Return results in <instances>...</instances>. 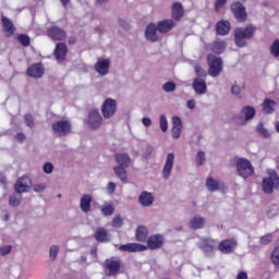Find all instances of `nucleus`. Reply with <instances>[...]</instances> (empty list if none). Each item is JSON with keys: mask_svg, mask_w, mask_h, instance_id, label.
Wrapping results in <instances>:
<instances>
[{"mask_svg": "<svg viewBox=\"0 0 279 279\" xmlns=\"http://www.w3.org/2000/svg\"><path fill=\"white\" fill-rule=\"evenodd\" d=\"M72 126L69 120H59L52 123V132L56 136H69Z\"/></svg>", "mask_w": 279, "mask_h": 279, "instance_id": "7", "label": "nucleus"}, {"mask_svg": "<svg viewBox=\"0 0 279 279\" xmlns=\"http://www.w3.org/2000/svg\"><path fill=\"white\" fill-rule=\"evenodd\" d=\"M270 53L274 58H279V40L276 39L270 46Z\"/></svg>", "mask_w": 279, "mask_h": 279, "instance_id": "44", "label": "nucleus"}, {"mask_svg": "<svg viewBox=\"0 0 279 279\" xmlns=\"http://www.w3.org/2000/svg\"><path fill=\"white\" fill-rule=\"evenodd\" d=\"M197 246L205 256H215L217 242L213 240V238H201L199 242H197Z\"/></svg>", "mask_w": 279, "mask_h": 279, "instance_id": "6", "label": "nucleus"}, {"mask_svg": "<svg viewBox=\"0 0 279 279\" xmlns=\"http://www.w3.org/2000/svg\"><path fill=\"white\" fill-rule=\"evenodd\" d=\"M177 88V85L173 82H167L162 85V90L165 93H173Z\"/></svg>", "mask_w": 279, "mask_h": 279, "instance_id": "47", "label": "nucleus"}, {"mask_svg": "<svg viewBox=\"0 0 279 279\" xmlns=\"http://www.w3.org/2000/svg\"><path fill=\"white\" fill-rule=\"evenodd\" d=\"M206 187L211 193H215L216 191H219L220 189H223V183H221V182H219V181L209 177L206 180Z\"/></svg>", "mask_w": 279, "mask_h": 279, "instance_id": "31", "label": "nucleus"}, {"mask_svg": "<svg viewBox=\"0 0 279 279\" xmlns=\"http://www.w3.org/2000/svg\"><path fill=\"white\" fill-rule=\"evenodd\" d=\"M216 32L219 36H227V34H230V22L226 20L218 22L216 25Z\"/></svg>", "mask_w": 279, "mask_h": 279, "instance_id": "30", "label": "nucleus"}, {"mask_svg": "<svg viewBox=\"0 0 279 279\" xmlns=\"http://www.w3.org/2000/svg\"><path fill=\"white\" fill-rule=\"evenodd\" d=\"M197 167H202L206 165V153L203 150H198L195 157Z\"/></svg>", "mask_w": 279, "mask_h": 279, "instance_id": "40", "label": "nucleus"}, {"mask_svg": "<svg viewBox=\"0 0 279 279\" xmlns=\"http://www.w3.org/2000/svg\"><path fill=\"white\" fill-rule=\"evenodd\" d=\"M195 106H196L195 99H190V100H187L186 107H187L190 110H195Z\"/></svg>", "mask_w": 279, "mask_h": 279, "instance_id": "59", "label": "nucleus"}, {"mask_svg": "<svg viewBox=\"0 0 279 279\" xmlns=\"http://www.w3.org/2000/svg\"><path fill=\"white\" fill-rule=\"evenodd\" d=\"M119 269H121V259L111 258L105 262V274L107 276H117Z\"/></svg>", "mask_w": 279, "mask_h": 279, "instance_id": "11", "label": "nucleus"}, {"mask_svg": "<svg viewBox=\"0 0 279 279\" xmlns=\"http://www.w3.org/2000/svg\"><path fill=\"white\" fill-rule=\"evenodd\" d=\"M12 252V245H5L0 247V256H8Z\"/></svg>", "mask_w": 279, "mask_h": 279, "instance_id": "54", "label": "nucleus"}, {"mask_svg": "<svg viewBox=\"0 0 279 279\" xmlns=\"http://www.w3.org/2000/svg\"><path fill=\"white\" fill-rule=\"evenodd\" d=\"M278 215H279L278 205H272V206L267 210V217H268V219H274V217H278Z\"/></svg>", "mask_w": 279, "mask_h": 279, "instance_id": "45", "label": "nucleus"}, {"mask_svg": "<svg viewBox=\"0 0 279 279\" xmlns=\"http://www.w3.org/2000/svg\"><path fill=\"white\" fill-rule=\"evenodd\" d=\"M274 241V233H267L259 238V245H269Z\"/></svg>", "mask_w": 279, "mask_h": 279, "instance_id": "42", "label": "nucleus"}, {"mask_svg": "<svg viewBox=\"0 0 279 279\" xmlns=\"http://www.w3.org/2000/svg\"><path fill=\"white\" fill-rule=\"evenodd\" d=\"M147 234H149V231L147 230V227L145 226H138L135 230V239L136 241H147Z\"/></svg>", "mask_w": 279, "mask_h": 279, "instance_id": "33", "label": "nucleus"}, {"mask_svg": "<svg viewBox=\"0 0 279 279\" xmlns=\"http://www.w3.org/2000/svg\"><path fill=\"white\" fill-rule=\"evenodd\" d=\"M17 40L23 45V47H29V36L27 35H19Z\"/></svg>", "mask_w": 279, "mask_h": 279, "instance_id": "49", "label": "nucleus"}, {"mask_svg": "<svg viewBox=\"0 0 279 279\" xmlns=\"http://www.w3.org/2000/svg\"><path fill=\"white\" fill-rule=\"evenodd\" d=\"M116 162L118 167H130V156L128 154H117Z\"/></svg>", "mask_w": 279, "mask_h": 279, "instance_id": "35", "label": "nucleus"}, {"mask_svg": "<svg viewBox=\"0 0 279 279\" xmlns=\"http://www.w3.org/2000/svg\"><path fill=\"white\" fill-rule=\"evenodd\" d=\"M90 204H93V196L90 194L83 195L80 201L82 213H90Z\"/></svg>", "mask_w": 279, "mask_h": 279, "instance_id": "28", "label": "nucleus"}, {"mask_svg": "<svg viewBox=\"0 0 279 279\" xmlns=\"http://www.w3.org/2000/svg\"><path fill=\"white\" fill-rule=\"evenodd\" d=\"M268 178L263 180V191L264 193L271 194L276 189L279 187V177L274 170H268Z\"/></svg>", "mask_w": 279, "mask_h": 279, "instance_id": "4", "label": "nucleus"}, {"mask_svg": "<svg viewBox=\"0 0 279 279\" xmlns=\"http://www.w3.org/2000/svg\"><path fill=\"white\" fill-rule=\"evenodd\" d=\"M43 171L44 173H46L47 175H51V173H53V163L51 162H46L43 166Z\"/></svg>", "mask_w": 279, "mask_h": 279, "instance_id": "50", "label": "nucleus"}, {"mask_svg": "<svg viewBox=\"0 0 279 279\" xmlns=\"http://www.w3.org/2000/svg\"><path fill=\"white\" fill-rule=\"evenodd\" d=\"M15 193H29L32 190V179L29 177H22L17 179L14 185Z\"/></svg>", "mask_w": 279, "mask_h": 279, "instance_id": "9", "label": "nucleus"}, {"mask_svg": "<svg viewBox=\"0 0 279 279\" xmlns=\"http://www.w3.org/2000/svg\"><path fill=\"white\" fill-rule=\"evenodd\" d=\"M154 202H156V197L151 192L142 191L138 195V204L143 206V208H149L154 206Z\"/></svg>", "mask_w": 279, "mask_h": 279, "instance_id": "14", "label": "nucleus"}, {"mask_svg": "<svg viewBox=\"0 0 279 279\" xmlns=\"http://www.w3.org/2000/svg\"><path fill=\"white\" fill-rule=\"evenodd\" d=\"M100 110L104 119H112L119 110V104L117 99L108 97L104 100Z\"/></svg>", "mask_w": 279, "mask_h": 279, "instance_id": "3", "label": "nucleus"}, {"mask_svg": "<svg viewBox=\"0 0 279 279\" xmlns=\"http://www.w3.org/2000/svg\"><path fill=\"white\" fill-rule=\"evenodd\" d=\"M235 279H248L247 272L243 270L239 271Z\"/></svg>", "mask_w": 279, "mask_h": 279, "instance_id": "60", "label": "nucleus"}, {"mask_svg": "<svg viewBox=\"0 0 279 279\" xmlns=\"http://www.w3.org/2000/svg\"><path fill=\"white\" fill-rule=\"evenodd\" d=\"M159 128L161 132H167V130H169V121H167V116H159Z\"/></svg>", "mask_w": 279, "mask_h": 279, "instance_id": "41", "label": "nucleus"}, {"mask_svg": "<svg viewBox=\"0 0 279 279\" xmlns=\"http://www.w3.org/2000/svg\"><path fill=\"white\" fill-rule=\"evenodd\" d=\"M174 162H175V154L169 153L166 157V161L162 168L163 180H169V178H171V172L173 171Z\"/></svg>", "mask_w": 279, "mask_h": 279, "instance_id": "10", "label": "nucleus"}, {"mask_svg": "<svg viewBox=\"0 0 279 279\" xmlns=\"http://www.w3.org/2000/svg\"><path fill=\"white\" fill-rule=\"evenodd\" d=\"M231 94L235 95L236 97H239V95H241V87L239 85H236V84L232 85Z\"/></svg>", "mask_w": 279, "mask_h": 279, "instance_id": "58", "label": "nucleus"}, {"mask_svg": "<svg viewBox=\"0 0 279 279\" xmlns=\"http://www.w3.org/2000/svg\"><path fill=\"white\" fill-rule=\"evenodd\" d=\"M192 86L196 95H206V90H208V86L206 85V81H204V78H195Z\"/></svg>", "mask_w": 279, "mask_h": 279, "instance_id": "20", "label": "nucleus"}, {"mask_svg": "<svg viewBox=\"0 0 279 279\" xmlns=\"http://www.w3.org/2000/svg\"><path fill=\"white\" fill-rule=\"evenodd\" d=\"M142 123L145 128H149V125H151V119L149 118H143L142 119Z\"/></svg>", "mask_w": 279, "mask_h": 279, "instance_id": "62", "label": "nucleus"}, {"mask_svg": "<svg viewBox=\"0 0 279 279\" xmlns=\"http://www.w3.org/2000/svg\"><path fill=\"white\" fill-rule=\"evenodd\" d=\"M2 25L4 36H7L8 38L14 36L16 27H14V23H12L10 19L2 16Z\"/></svg>", "mask_w": 279, "mask_h": 279, "instance_id": "21", "label": "nucleus"}, {"mask_svg": "<svg viewBox=\"0 0 279 279\" xmlns=\"http://www.w3.org/2000/svg\"><path fill=\"white\" fill-rule=\"evenodd\" d=\"M21 199H23V195H21L19 192H15L9 197V205L13 207L20 206Z\"/></svg>", "mask_w": 279, "mask_h": 279, "instance_id": "38", "label": "nucleus"}, {"mask_svg": "<svg viewBox=\"0 0 279 279\" xmlns=\"http://www.w3.org/2000/svg\"><path fill=\"white\" fill-rule=\"evenodd\" d=\"M231 10L236 21L243 22L247 19L245 7H243L241 2H233L231 4Z\"/></svg>", "mask_w": 279, "mask_h": 279, "instance_id": "15", "label": "nucleus"}, {"mask_svg": "<svg viewBox=\"0 0 279 279\" xmlns=\"http://www.w3.org/2000/svg\"><path fill=\"white\" fill-rule=\"evenodd\" d=\"M3 221H10V214L5 211L2 216Z\"/></svg>", "mask_w": 279, "mask_h": 279, "instance_id": "63", "label": "nucleus"}, {"mask_svg": "<svg viewBox=\"0 0 279 279\" xmlns=\"http://www.w3.org/2000/svg\"><path fill=\"white\" fill-rule=\"evenodd\" d=\"M256 34V26L247 25L244 28H236L234 33L236 47H247L246 40H252Z\"/></svg>", "mask_w": 279, "mask_h": 279, "instance_id": "1", "label": "nucleus"}, {"mask_svg": "<svg viewBox=\"0 0 279 279\" xmlns=\"http://www.w3.org/2000/svg\"><path fill=\"white\" fill-rule=\"evenodd\" d=\"M174 27L175 21L173 19L162 20L157 23V32H159V34H168V32H171Z\"/></svg>", "mask_w": 279, "mask_h": 279, "instance_id": "16", "label": "nucleus"}, {"mask_svg": "<svg viewBox=\"0 0 279 279\" xmlns=\"http://www.w3.org/2000/svg\"><path fill=\"white\" fill-rule=\"evenodd\" d=\"M116 189H117V185L112 182H109V184L107 186L108 192L109 193H114Z\"/></svg>", "mask_w": 279, "mask_h": 279, "instance_id": "61", "label": "nucleus"}, {"mask_svg": "<svg viewBox=\"0 0 279 279\" xmlns=\"http://www.w3.org/2000/svg\"><path fill=\"white\" fill-rule=\"evenodd\" d=\"M235 167L238 174L244 180H247L250 175H254V166H252V162L245 158H238L235 160Z\"/></svg>", "mask_w": 279, "mask_h": 279, "instance_id": "2", "label": "nucleus"}, {"mask_svg": "<svg viewBox=\"0 0 279 279\" xmlns=\"http://www.w3.org/2000/svg\"><path fill=\"white\" fill-rule=\"evenodd\" d=\"M16 138H17V141L23 142V140L25 138V134L19 133V134L16 135Z\"/></svg>", "mask_w": 279, "mask_h": 279, "instance_id": "64", "label": "nucleus"}, {"mask_svg": "<svg viewBox=\"0 0 279 279\" xmlns=\"http://www.w3.org/2000/svg\"><path fill=\"white\" fill-rule=\"evenodd\" d=\"M24 121L27 128H34L35 123H34V117H32V114H26L24 117Z\"/></svg>", "mask_w": 279, "mask_h": 279, "instance_id": "52", "label": "nucleus"}, {"mask_svg": "<svg viewBox=\"0 0 279 279\" xmlns=\"http://www.w3.org/2000/svg\"><path fill=\"white\" fill-rule=\"evenodd\" d=\"M226 47H228V44H226L225 40H215L211 44V51H214V53H223V51H226Z\"/></svg>", "mask_w": 279, "mask_h": 279, "instance_id": "34", "label": "nucleus"}, {"mask_svg": "<svg viewBox=\"0 0 279 279\" xmlns=\"http://www.w3.org/2000/svg\"><path fill=\"white\" fill-rule=\"evenodd\" d=\"M104 123V117L99 113V109H92L87 116V126L89 130H99Z\"/></svg>", "mask_w": 279, "mask_h": 279, "instance_id": "8", "label": "nucleus"}, {"mask_svg": "<svg viewBox=\"0 0 279 279\" xmlns=\"http://www.w3.org/2000/svg\"><path fill=\"white\" fill-rule=\"evenodd\" d=\"M256 131L258 132V134H260V136H264V138H269V136H271V134L269 133V131L267 129H265L263 123H259L257 125Z\"/></svg>", "mask_w": 279, "mask_h": 279, "instance_id": "46", "label": "nucleus"}, {"mask_svg": "<svg viewBox=\"0 0 279 279\" xmlns=\"http://www.w3.org/2000/svg\"><path fill=\"white\" fill-rule=\"evenodd\" d=\"M194 71H195L196 75H198V77H206V75H207V73L204 71V69L201 68L199 65H195Z\"/></svg>", "mask_w": 279, "mask_h": 279, "instance_id": "55", "label": "nucleus"}, {"mask_svg": "<svg viewBox=\"0 0 279 279\" xmlns=\"http://www.w3.org/2000/svg\"><path fill=\"white\" fill-rule=\"evenodd\" d=\"M120 252H145L147 250L146 245L138 243H128L119 246Z\"/></svg>", "mask_w": 279, "mask_h": 279, "instance_id": "18", "label": "nucleus"}, {"mask_svg": "<svg viewBox=\"0 0 279 279\" xmlns=\"http://www.w3.org/2000/svg\"><path fill=\"white\" fill-rule=\"evenodd\" d=\"M158 26L156 24H149L146 27L145 36L147 40H150L151 43L158 41Z\"/></svg>", "mask_w": 279, "mask_h": 279, "instance_id": "25", "label": "nucleus"}, {"mask_svg": "<svg viewBox=\"0 0 279 279\" xmlns=\"http://www.w3.org/2000/svg\"><path fill=\"white\" fill-rule=\"evenodd\" d=\"M95 239L98 241V243H106L110 241V238L108 235V231L104 228H98L95 232Z\"/></svg>", "mask_w": 279, "mask_h": 279, "instance_id": "32", "label": "nucleus"}, {"mask_svg": "<svg viewBox=\"0 0 279 279\" xmlns=\"http://www.w3.org/2000/svg\"><path fill=\"white\" fill-rule=\"evenodd\" d=\"M172 138H180L182 136V128H173L172 126Z\"/></svg>", "mask_w": 279, "mask_h": 279, "instance_id": "56", "label": "nucleus"}, {"mask_svg": "<svg viewBox=\"0 0 279 279\" xmlns=\"http://www.w3.org/2000/svg\"><path fill=\"white\" fill-rule=\"evenodd\" d=\"M125 169L128 168L123 166H116L113 168L116 175H118L121 182H128V171Z\"/></svg>", "mask_w": 279, "mask_h": 279, "instance_id": "36", "label": "nucleus"}, {"mask_svg": "<svg viewBox=\"0 0 279 279\" xmlns=\"http://www.w3.org/2000/svg\"><path fill=\"white\" fill-rule=\"evenodd\" d=\"M27 75H29V77H40L45 75V68L40 63L33 64L28 68Z\"/></svg>", "mask_w": 279, "mask_h": 279, "instance_id": "27", "label": "nucleus"}, {"mask_svg": "<svg viewBox=\"0 0 279 279\" xmlns=\"http://www.w3.org/2000/svg\"><path fill=\"white\" fill-rule=\"evenodd\" d=\"M241 117L240 125H247V121H252L256 117V109L253 106H244L240 112Z\"/></svg>", "mask_w": 279, "mask_h": 279, "instance_id": "13", "label": "nucleus"}, {"mask_svg": "<svg viewBox=\"0 0 279 279\" xmlns=\"http://www.w3.org/2000/svg\"><path fill=\"white\" fill-rule=\"evenodd\" d=\"M94 69L98 75L105 77L110 73V59L98 58L97 62L94 65Z\"/></svg>", "mask_w": 279, "mask_h": 279, "instance_id": "12", "label": "nucleus"}, {"mask_svg": "<svg viewBox=\"0 0 279 279\" xmlns=\"http://www.w3.org/2000/svg\"><path fill=\"white\" fill-rule=\"evenodd\" d=\"M218 250L222 254H232L236 250V242L234 240H223L219 243Z\"/></svg>", "mask_w": 279, "mask_h": 279, "instance_id": "17", "label": "nucleus"}, {"mask_svg": "<svg viewBox=\"0 0 279 279\" xmlns=\"http://www.w3.org/2000/svg\"><path fill=\"white\" fill-rule=\"evenodd\" d=\"M172 128H181L182 129V119L178 116L172 117Z\"/></svg>", "mask_w": 279, "mask_h": 279, "instance_id": "53", "label": "nucleus"}, {"mask_svg": "<svg viewBox=\"0 0 279 279\" xmlns=\"http://www.w3.org/2000/svg\"><path fill=\"white\" fill-rule=\"evenodd\" d=\"M270 260L275 266V272L279 271V239L276 241L275 248L270 254Z\"/></svg>", "mask_w": 279, "mask_h": 279, "instance_id": "29", "label": "nucleus"}, {"mask_svg": "<svg viewBox=\"0 0 279 279\" xmlns=\"http://www.w3.org/2000/svg\"><path fill=\"white\" fill-rule=\"evenodd\" d=\"M68 51H69V48H66V44H64V43L57 44L56 49H54L56 60H58L59 62L64 60V58H66Z\"/></svg>", "mask_w": 279, "mask_h": 279, "instance_id": "24", "label": "nucleus"}, {"mask_svg": "<svg viewBox=\"0 0 279 279\" xmlns=\"http://www.w3.org/2000/svg\"><path fill=\"white\" fill-rule=\"evenodd\" d=\"M60 252V245L53 244L49 248L50 260H56L58 258V253Z\"/></svg>", "mask_w": 279, "mask_h": 279, "instance_id": "43", "label": "nucleus"}, {"mask_svg": "<svg viewBox=\"0 0 279 279\" xmlns=\"http://www.w3.org/2000/svg\"><path fill=\"white\" fill-rule=\"evenodd\" d=\"M207 64L209 66V75L211 77H219L223 70V61L221 58L216 57L215 54H209L207 57Z\"/></svg>", "mask_w": 279, "mask_h": 279, "instance_id": "5", "label": "nucleus"}, {"mask_svg": "<svg viewBox=\"0 0 279 279\" xmlns=\"http://www.w3.org/2000/svg\"><path fill=\"white\" fill-rule=\"evenodd\" d=\"M165 243V239L160 234H155L150 236L147 241V245L150 250H160Z\"/></svg>", "mask_w": 279, "mask_h": 279, "instance_id": "22", "label": "nucleus"}, {"mask_svg": "<svg viewBox=\"0 0 279 279\" xmlns=\"http://www.w3.org/2000/svg\"><path fill=\"white\" fill-rule=\"evenodd\" d=\"M45 189H47V185L44 184V183L35 184V185L33 186V191H34L35 193H43V192L45 191Z\"/></svg>", "mask_w": 279, "mask_h": 279, "instance_id": "57", "label": "nucleus"}, {"mask_svg": "<svg viewBox=\"0 0 279 279\" xmlns=\"http://www.w3.org/2000/svg\"><path fill=\"white\" fill-rule=\"evenodd\" d=\"M100 210L104 217H111V215H114V205L105 203Z\"/></svg>", "mask_w": 279, "mask_h": 279, "instance_id": "39", "label": "nucleus"}, {"mask_svg": "<svg viewBox=\"0 0 279 279\" xmlns=\"http://www.w3.org/2000/svg\"><path fill=\"white\" fill-rule=\"evenodd\" d=\"M189 226L192 230H202V228H204V226H206V219H204V217L197 215L194 216L190 222Z\"/></svg>", "mask_w": 279, "mask_h": 279, "instance_id": "26", "label": "nucleus"}, {"mask_svg": "<svg viewBox=\"0 0 279 279\" xmlns=\"http://www.w3.org/2000/svg\"><path fill=\"white\" fill-rule=\"evenodd\" d=\"M226 3H228V0H216L215 1L216 12H220V10H223V8H226Z\"/></svg>", "mask_w": 279, "mask_h": 279, "instance_id": "51", "label": "nucleus"}, {"mask_svg": "<svg viewBox=\"0 0 279 279\" xmlns=\"http://www.w3.org/2000/svg\"><path fill=\"white\" fill-rule=\"evenodd\" d=\"M48 36L51 40H64V38H66V33L58 26H51L48 29Z\"/></svg>", "mask_w": 279, "mask_h": 279, "instance_id": "19", "label": "nucleus"}, {"mask_svg": "<svg viewBox=\"0 0 279 279\" xmlns=\"http://www.w3.org/2000/svg\"><path fill=\"white\" fill-rule=\"evenodd\" d=\"M112 228H123V218L120 216L116 217L111 221Z\"/></svg>", "mask_w": 279, "mask_h": 279, "instance_id": "48", "label": "nucleus"}, {"mask_svg": "<svg viewBox=\"0 0 279 279\" xmlns=\"http://www.w3.org/2000/svg\"><path fill=\"white\" fill-rule=\"evenodd\" d=\"M276 108V102L274 100L266 99L263 104V112L265 114H271Z\"/></svg>", "mask_w": 279, "mask_h": 279, "instance_id": "37", "label": "nucleus"}, {"mask_svg": "<svg viewBox=\"0 0 279 279\" xmlns=\"http://www.w3.org/2000/svg\"><path fill=\"white\" fill-rule=\"evenodd\" d=\"M172 20L182 21L184 16V7L180 2H174L171 8Z\"/></svg>", "mask_w": 279, "mask_h": 279, "instance_id": "23", "label": "nucleus"}]
</instances>
